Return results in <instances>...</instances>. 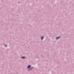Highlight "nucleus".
<instances>
[{"mask_svg": "<svg viewBox=\"0 0 74 74\" xmlns=\"http://www.w3.org/2000/svg\"><path fill=\"white\" fill-rule=\"evenodd\" d=\"M43 38H44V36L42 37L41 38V40H43Z\"/></svg>", "mask_w": 74, "mask_h": 74, "instance_id": "f03ea898", "label": "nucleus"}, {"mask_svg": "<svg viewBox=\"0 0 74 74\" xmlns=\"http://www.w3.org/2000/svg\"><path fill=\"white\" fill-rule=\"evenodd\" d=\"M5 47H7V45H5Z\"/></svg>", "mask_w": 74, "mask_h": 74, "instance_id": "39448f33", "label": "nucleus"}, {"mask_svg": "<svg viewBox=\"0 0 74 74\" xmlns=\"http://www.w3.org/2000/svg\"><path fill=\"white\" fill-rule=\"evenodd\" d=\"M30 65H29V66H28L27 67V68H30Z\"/></svg>", "mask_w": 74, "mask_h": 74, "instance_id": "7ed1b4c3", "label": "nucleus"}, {"mask_svg": "<svg viewBox=\"0 0 74 74\" xmlns=\"http://www.w3.org/2000/svg\"><path fill=\"white\" fill-rule=\"evenodd\" d=\"M25 57H22V59H24L25 58Z\"/></svg>", "mask_w": 74, "mask_h": 74, "instance_id": "20e7f679", "label": "nucleus"}, {"mask_svg": "<svg viewBox=\"0 0 74 74\" xmlns=\"http://www.w3.org/2000/svg\"><path fill=\"white\" fill-rule=\"evenodd\" d=\"M60 38V37H58L56 38V39H59V38Z\"/></svg>", "mask_w": 74, "mask_h": 74, "instance_id": "f257e3e1", "label": "nucleus"}]
</instances>
